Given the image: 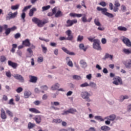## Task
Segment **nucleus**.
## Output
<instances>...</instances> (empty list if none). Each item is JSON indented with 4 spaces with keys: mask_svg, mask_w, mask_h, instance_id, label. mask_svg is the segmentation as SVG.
<instances>
[{
    "mask_svg": "<svg viewBox=\"0 0 131 131\" xmlns=\"http://www.w3.org/2000/svg\"><path fill=\"white\" fill-rule=\"evenodd\" d=\"M115 118H116L115 115H111L110 116L106 117L105 119H107V120H110L111 121H114V120H115Z\"/></svg>",
    "mask_w": 131,
    "mask_h": 131,
    "instance_id": "22",
    "label": "nucleus"
},
{
    "mask_svg": "<svg viewBox=\"0 0 131 131\" xmlns=\"http://www.w3.org/2000/svg\"><path fill=\"white\" fill-rule=\"evenodd\" d=\"M5 29L6 35H9L11 33V29L8 28V25H4L3 26H0V33L3 32Z\"/></svg>",
    "mask_w": 131,
    "mask_h": 131,
    "instance_id": "5",
    "label": "nucleus"
},
{
    "mask_svg": "<svg viewBox=\"0 0 131 131\" xmlns=\"http://www.w3.org/2000/svg\"><path fill=\"white\" fill-rule=\"evenodd\" d=\"M35 126V124L32 123L31 122H29L28 124V128L29 129H31V128H33Z\"/></svg>",
    "mask_w": 131,
    "mask_h": 131,
    "instance_id": "34",
    "label": "nucleus"
},
{
    "mask_svg": "<svg viewBox=\"0 0 131 131\" xmlns=\"http://www.w3.org/2000/svg\"><path fill=\"white\" fill-rule=\"evenodd\" d=\"M113 80L114 81L113 82V83L114 84H115V85L123 84L122 79H121V78H120V77H114Z\"/></svg>",
    "mask_w": 131,
    "mask_h": 131,
    "instance_id": "7",
    "label": "nucleus"
},
{
    "mask_svg": "<svg viewBox=\"0 0 131 131\" xmlns=\"http://www.w3.org/2000/svg\"><path fill=\"white\" fill-rule=\"evenodd\" d=\"M34 105H36V106H38L39 104H40V101L38 100H36L34 102Z\"/></svg>",
    "mask_w": 131,
    "mask_h": 131,
    "instance_id": "63",
    "label": "nucleus"
},
{
    "mask_svg": "<svg viewBox=\"0 0 131 131\" xmlns=\"http://www.w3.org/2000/svg\"><path fill=\"white\" fill-rule=\"evenodd\" d=\"M100 129L103 131H108V130H110L111 128L109 126H107L106 125H104L101 127Z\"/></svg>",
    "mask_w": 131,
    "mask_h": 131,
    "instance_id": "27",
    "label": "nucleus"
},
{
    "mask_svg": "<svg viewBox=\"0 0 131 131\" xmlns=\"http://www.w3.org/2000/svg\"><path fill=\"white\" fill-rule=\"evenodd\" d=\"M29 110L32 113H35L36 114L40 113V112L35 108H30Z\"/></svg>",
    "mask_w": 131,
    "mask_h": 131,
    "instance_id": "24",
    "label": "nucleus"
},
{
    "mask_svg": "<svg viewBox=\"0 0 131 131\" xmlns=\"http://www.w3.org/2000/svg\"><path fill=\"white\" fill-rule=\"evenodd\" d=\"M77 23V19H74L72 20L68 19L66 24L65 25L66 27H71L73 25L76 24Z\"/></svg>",
    "mask_w": 131,
    "mask_h": 131,
    "instance_id": "8",
    "label": "nucleus"
},
{
    "mask_svg": "<svg viewBox=\"0 0 131 131\" xmlns=\"http://www.w3.org/2000/svg\"><path fill=\"white\" fill-rule=\"evenodd\" d=\"M50 8H51V6L50 5H48L47 6H43V7H42V11L43 12L45 11H47L49 10Z\"/></svg>",
    "mask_w": 131,
    "mask_h": 131,
    "instance_id": "42",
    "label": "nucleus"
},
{
    "mask_svg": "<svg viewBox=\"0 0 131 131\" xmlns=\"http://www.w3.org/2000/svg\"><path fill=\"white\" fill-rule=\"evenodd\" d=\"M75 112H77V111L75 108H70L68 111H66L63 112V115H67V114H69L70 113L71 114H74Z\"/></svg>",
    "mask_w": 131,
    "mask_h": 131,
    "instance_id": "12",
    "label": "nucleus"
},
{
    "mask_svg": "<svg viewBox=\"0 0 131 131\" xmlns=\"http://www.w3.org/2000/svg\"><path fill=\"white\" fill-rule=\"evenodd\" d=\"M1 118L2 119H7V115H6V112H5V110H4V108H1Z\"/></svg>",
    "mask_w": 131,
    "mask_h": 131,
    "instance_id": "19",
    "label": "nucleus"
},
{
    "mask_svg": "<svg viewBox=\"0 0 131 131\" xmlns=\"http://www.w3.org/2000/svg\"><path fill=\"white\" fill-rule=\"evenodd\" d=\"M6 75L7 77H9L10 78V77L12 76V75H11V72L10 71L6 72Z\"/></svg>",
    "mask_w": 131,
    "mask_h": 131,
    "instance_id": "60",
    "label": "nucleus"
},
{
    "mask_svg": "<svg viewBox=\"0 0 131 131\" xmlns=\"http://www.w3.org/2000/svg\"><path fill=\"white\" fill-rule=\"evenodd\" d=\"M66 33L68 35V37H59V40H72V39H73V35H71V33H72L71 30H68L66 32Z\"/></svg>",
    "mask_w": 131,
    "mask_h": 131,
    "instance_id": "2",
    "label": "nucleus"
},
{
    "mask_svg": "<svg viewBox=\"0 0 131 131\" xmlns=\"http://www.w3.org/2000/svg\"><path fill=\"white\" fill-rule=\"evenodd\" d=\"M73 79H76V80H80L81 79V77L78 75H74L73 76Z\"/></svg>",
    "mask_w": 131,
    "mask_h": 131,
    "instance_id": "39",
    "label": "nucleus"
},
{
    "mask_svg": "<svg viewBox=\"0 0 131 131\" xmlns=\"http://www.w3.org/2000/svg\"><path fill=\"white\" fill-rule=\"evenodd\" d=\"M13 77L15 79H17V80H19L20 82H24V78H23V76L19 74H14L13 75Z\"/></svg>",
    "mask_w": 131,
    "mask_h": 131,
    "instance_id": "13",
    "label": "nucleus"
},
{
    "mask_svg": "<svg viewBox=\"0 0 131 131\" xmlns=\"http://www.w3.org/2000/svg\"><path fill=\"white\" fill-rule=\"evenodd\" d=\"M37 62L38 63H41V62H43V57H38L37 58Z\"/></svg>",
    "mask_w": 131,
    "mask_h": 131,
    "instance_id": "51",
    "label": "nucleus"
},
{
    "mask_svg": "<svg viewBox=\"0 0 131 131\" xmlns=\"http://www.w3.org/2000/svg\"><path fill=\"white\" fill-rule=\"evenodd\" d=\"M8 64L9 66H10L11 67H12L13 69H16L18 66V64L16 62H13V61L11 60H8Z\"/></svg>",
    "mask_w": 131,
    "mask_h": 131,
    "instance_id": "16",
    "label": "nucleus"
},
{
    "mask_svg": "<svg viewBox=\"0 0 131 131\" xmlns=\"http://www.w3.org/2000/svg\"><path fill=\"white\" fill-rule=\"evenodd\" d=\"M34 12H36V9L35 7H33L31 9L29 12V16L30 17H32L34 15Z\"/></svg>",
    "mask_w": 131,
    "mask_h": 131,
    "instance_id": "21",
    "label": "nucleus"
},
{
    "mask_svg": "<svg viewBox=\"0 0 131 131\" xmlns=\"http://www.w3.org/2000/svg\"><path fill=\"white\" fill-rule=\"evenodd\" d=\"M60 88V84L57 83L53 85L51 89L53 91H57Z\"/></svg>",
    "mask_w": 131,
    "mask_h": 131,
    "instance_id": "26",
    "label": "nucleus"
},
{
    "mask_svg": "<svg viewBox=\"0 0 131 131\" xmlns=\"http://www.w3.org/2000/svg\"><path fill=\"white\" fill-rule=\"evenodd\" d=\"M31 95V92L30 91H26L24 93V97L27 99L29 98V96H30Z\"/></svg>",
    "mask_w": 131,
    "mask_h": 131,
    "instance_id": "30",
    "label": "nucleus"
},
{
    "mask_svg": "<svg viewBox=\"0 0 131 131\" xmlns=\"http://www.w3.org/2000/svg\"><path fill=\"white\" fill-rule=\"evenodd\" d=\"M94 23L96 26H100L101 25V23H100L98 18H95L94 19Z\"/></svg>",
    "mask_w": 131,
    "mask_h": 131,
    "instance_id": "38",
    "label": "nucleus"
},
{
    "mask_svg": "<svg viewBox=\"0 0 131 131\" xmlns=\"http://www.w3.org/2000/svg\"><path fill=\"white\" fill-rule=\"evenodd\" d=\"M52 122L53 123H56V124L61 123V122H62V120L61 119H54L52 121Z\"/></svg>",
    "mask_w": 131,
    "mask_h": 131,
    "instance_id": "33",
    "label": "nucleus"
},
{
    "mask_svg": "<svg viewBox=\"0 0 131 131\" xmlns=\"http://www.w3.org/2000/svg\"><path fill=\"white\" fill-rule=\"evenodd\" d=\"M68 66H70V67H73V63L72 62V61L69 60L68 62Z\"/></svg>",
    "mask_w": 131,
    "mask_h": 131,
    "instance_id": "58",
    "label": "nucleus"
},
{
    "mask_svg": "<svg viewBox=\"0 0 131 131\" xmlns=\"http://www.w3.org/2000/svg\"><path fill=\"white\" fill-rule=\"evenodd\" d=\"M18 15V12H15L14 13L10 12L8 13L7 16L6 17V20H11V19H14Z\"/></svg>",
    "mask_w": 131,
    "mask_h": 131,
    "instance_id": "6",
    "label": "nucleus"
},
{
    "mask_svg": "<svg viewBox=\"0 0 131 131\" xmlns=\"http://www.w3.org/2000/svg\"><path fill=\"white\" fill-rule=\"evenodd\" d=\"M100 43H101V42L99 39H95L93 44V49L97 50V51H102V48H101V46H100Z\"/></svg>",
    "mask_w": 131,
    "mask_h": 131,
    "instance_id": "4",
    "label": "nucleus"
},
{
    "mask_svg": "<svg viewBox=\"0 0 131 131\" xmlns=\"http://www.w3.org/2000/svg\"><path fill=\"white\" fill-rule=\"evenodd\" d=\"M32 21L35 23V24H37L38 27H42L45 24H47V23L49 22L47 20H45L42 21L41 20H40L36 17H33Z\"/></svg>",
    "mask_w": 131,
    "mask_h": 131,
    "instance_id": "1",
    "label": "nucleus"
},
{
    "mask_svg": "<svg viewBox=\"0 0 131 131\" xmlns=\"http://www.w3.org/2000/svg\"><path fill=\"white\" fill-rule=\"evenodd\" d=\"M31 7H32V5H29L28 6L25 7V8H24V10H23V12L24 13V12H26V11H27V10H28L29 9H30Z\"/></svg>",
    "mask_w": 131,
    "mask_h": 131,
    "instance_id": "45",
    "label": "nucleus"
},
{
    "mask_svg": "<svg viewBox=\"0 0 131 131\" xmlns=\"http://www.w3.org/2000/svg\"><path fill=\"white\" fill-rule=\"evenodd\" d=\"M79 48L81 49V50H83L84 52L86 51V48L84 47V45L83 43H81L79 45Z\"/></svg>",
    "mask_w": 131,
    "mask_h": 131,
    "instance_id": "43",
    "label": "nucleus"
},
{
    "mask_svg": "<svg viewBox=\"0 0 131 131\" xmlns=\"http://www.w3.org/2000/svg\"><path fill=\"white\" fill-rule=\"evenodd\" d=\"M100 6L102 7H106V3L105 2H101L99 3Z\"/></svg>",
    "mask_w": 131,
    "mask_h": 131,
    "instance_id": "62",
    "label": "nucleus"
},
{
    "mask_svg": "<svg viewBox=\"0 0 131 131\" xmlns=\"http://www.w3.org/2000/svg\"><path fill=\"white\" fill-rule=\"evenodd\" d=\"M22 45L23 46H25V47H30V41L29 39H26L25 40L23 41Z\"/></svg>",
    "mask_w": 131,
    "mask_h": 131,
    "instance_id": "18",
    "label": "nucleus"
},
{
    "mask_svg": "<svg viewBox=\"0 0 131 131\" xmlns=\"http://www.w3.org/2000/svg\"><path fill=\"white\" fill-rule=\"evenodd\" d=\"M83 40V37L82 36L79 35L77 37V41H82Z\"/></svg>",
    "mask_w": 131,
    "mask_h": 131,
    "instance_id": "53",
    "label": "nucleus"
},
{
    "mask_svg": "<svg viewBox=\"0 0 131 131\" xmlns=\"http://www.w3.org/2000/svg\"><path fill=\"white\" fill-rule=\"evenodd\" d=\"M26 17V13L23 12L21 14V18L23 20V22H25V17Z\"/></svg>",
    "mask_w": 131,
    "mask_h": 131,
    "instance_id": "44",
    "label": "nucleus"
},
{
    "mask_svg": "<svg viewBox=\"0 0 131 131\" xmlns=\"http://www.w3.org/2000/svg\"><path fill=\"white\" fill-rule=\"evenodd\" d=\"M41 90H43L42 91H41V93H42V94H45V91H48V86L47 85H44V86H41L40 87Z\"/></svg>",
    "mask_w": 131,
    "mask_h": 131,
    "instance_id": "36",
    "label": "nucleus"
},
{
    "mask_svg": "<svg viewBox=\"0 0 131 131\" xmlns=\"http://www.w3.org/2000/svg\"><path fill=\"white\" fill-rule=\"evenodd\" d=\"M14 37L15 39H18V38H20V37H21V34L19 33H17L14 35Z\"/></svg>",
    "mask_w": 131,
    "mask_h": 131,
    "instance_id": "54",
    "label": "nucleus"
},
{
    "mask_svg": "<svg viewBox=\"0 0 131 131\" xmlns=\"http://www.w3.org/2000/svg\"><path fill=\"white\" fill-rule=\"evenodd\" d=\"M16 49H17V44H13L12 48L11 50V53H15V52L16 51Z\"/></svg>",
    "mask_w": 131,
    "mask_h": 131,
    "instance_id": "37",
    "label": "nucleus"
},
{
    "mask_svg": "<svg viewBox=\"0 0 131 131\" xmlns=\"http://www.w3.org/2000/svg\"><path fill=\"white\" fill-rule=\"evenodd\" d=\"M2 100L3 101H8V96H7V95H4L3 96Z\"/></svg>",
    "mask_w": 131,
    "mask_h": 131,
    "instance_id": "61",
    "label": "nucleus"
},
{
    "mask_svg": "<svg viewBox=\"0 0 131 131\" xmlns=\"http://www.w3.org/2000/svg\"><path fill=\"white\" fill-rule=\"evenodd\" d=\"M36 81H37V77L34 76H30V82H33V83H35Z\"/></svg>",
    "mask_w": 131,
    "mask_h": 131,
    "instance_id": "23",
    "label": "nucleus"
},
{
    "mask_svg": "<svg viewBox=\"0 0 131 131\" xmlns=\"http://www.w3.org/2000/svg\"><path fill=\"white\" fill-rule=\"evenodd\" d=\"M41 47L42 48L43 53L44 54H47V52L48 51V49L47 48V47H45V46L43 45H41Z\"/></svg>",
    "mask_w": 131,
    "mask_h": 131,
    "instance_id": "41",
    "label": "nucleus"
},
{
    "mask_svg": "<svg viewBox=\"0 0 131 131\" xmlns=\"http://www.w3.org/2000/svg\"><path fill=\"white\" fill-rule=\"evenodd\" d=\"M95 119L97 120H99V121H104V119L100 116H96L95 117Z\"/></svg>",
    "mask_w": 131,
    "mask_h": 131,
    "instance_id": "40",
    "label": "nucleus"
},
{
    "mask_svg": "<svg viewBox=\"0 0 131 131\" xmlns=\"http://www.w3.org/2000/svg\"><path fill=\"white\" fill-rule=\"evenodd\" d=\"M42 100H47L48 99V95L47 94H44L42 97Z\"/></svg>",
    "mask_w": 131,
    "mask_h": 131,
    "instance_id": "64",
    "label": "nucleus"
},
{
    "mask_svg": "<svg viewBox=\"0 0 131 131\" xmlns=\"http://www.w3.org/2000/svg\"><path fill=\"white\" fill-rule=\"evenodd\" d=\"M121 10L122 12H125L126 11V7L124 5H122L121 6Z\"/></svg>",
    "mask_w": 131,
    "mask_h": 131,
    "instance_id": "57",
    "label": "nucleus"
},
{
    "mask_svg": "<svg viewBox=\"0 0 131 131\" xmlns=\"http://www.w3.org/2000/svg\"><path fill=\"white\" fill-rule=\"evenodd\" d=\"M16 92L18 94H20L21 92H23V88L21 87H19L16 90Z\"/></svg>",
    "mask_w": 131,
    "mask_h": 131,
    "instance_id": "49",
    "label": "nucleus"
},
{
    "mask_svg": "<svg viewBox=\"0 0 131 131\" xmlns=\"http://www.w3.org/2000/svg\"><path fill=\"white\" fill-rule=\"evenodd\" d=\"M118 30H119V31H126L127 30V29L124 27L122 26H119L118 27Z\"/></svg>",
    "mask_w": 131,
    "mask_h": 131,
    "instance_id": "35",
    "label": "nucleus"
},
{
    "mask_svg": "<svg viewBox=\"0 0 131 131\" xmlns=\"http://www.w3.org/2000/svg\"><path fill=\"white\" fill-rule=\"evenodd\" d=\"M81 20L83 22V23H88V18H86V15L85 14H83V16L81 18Z\"/></svg>",
    "mask_w": 131,
    "mask_h": 131,
    "instance_id": "32",
    "label": "nucleus"
},
{
    "mask_svg": "<svg viewBox=\"0 0 131 131\" xmlns=\"http://www.w3.org/2000/svg\"><path fill=\"white\" fill-rule=\"evenodd\" d=\"M6 113H7L10 117H13V113H12V112L7 110Z\"/></svg>",
    "mask_w": 131,
    "mask_h": 131,
    "instance_id": "59",
    "label": "nucleus"
},
{
    "mask_svg": "<svg viewBox=\"0 0 131 131\" xmlns=\"http://www.w3.org/2000/svg\"><path fill=\"white\" fill-rule=\"evenodd\" d=\"M123 52L126 55H129V54H131V48L129 49H124Z\"/></svg>",
    "mask_w": 131,
    "mask_h": 131,
    "instance_id": "31",
    "label": "nucleus"
},
{
    "mask_svg": "<svg viewBox=\"0 0 131 131\" xmlns=\"http://www.w3.org/2000/svg\"><path fill=\"white\" fill-rule=\"evenodd\" d=\"M97 11H101L102 14L107 16V17L109 18H113V17H114V15H113L112 13L107 12V8H102L100 7H97Z\"/></svg>",
    "mask_w": 131,
    "mask_h": 131,
    "instance_id": "3",
    "label": "nucleus"
},
{
    "mask_svg": "<svg viewBox=\"0 0 131 131\" xmlns=\"http://www.w3.org/2000/svg\"><path fill=\"white\" fill-rule=\"evenodd\" d=\"M89 86H91V88H95L96 87V83L93 82H90L89 84Z\"/></svg>",
    "mask_w": 131,
    "mask_h": 131,
    "instance_id": "52",
    "label": "nucleus"
},
{
    "mask_svg": "<svg viewBox=\"0 0 131 131\" xmlns=\"http://www.w3.org/2000/svg\"><path fill=\"white\" fill-rule=\"evenodd\" d=\"M80 64L82 65L83 68H85L88 66L86 62L84 60H81L80 61Z\"/></svg>",
    "mask_w": 131,
    "mask_h": 131,
    "instance_id": "29",
    "label": "nucleus"
},
{
    "mask_svg": "<svg viewBox=\"0 0 131 131\" xmlns=\"http://www.w3.org/2000/svg\"><path fill=\"white\" fill-rule=\"evenodd\" d=\"M89 83H88V82H85V83H83V84H81L80 85V86L81 87V88H85V86H89Z\"/></svg>",
    "mask_w": 131,
    "mask_h": 131,
    "instance_id": "55",
    "label": "nucleus"
},
{
    "mask_svg": "<svg viewBox=\"0 0 131 131\" xmlns=\"http://www.w3.org/2000/svg\"><path fill=\"white\" fill-rule=\"evenodd\" d=\"M34 120L36 121V123L39 124L41 122V116L39 115L36 116L34 118Z\"/></svg>",
    "mask_w": 131,
    "mask_h": 131,
    "instance_id": "20",
    "label": "nucleus"
},
{
    "mask_svg": "<svg viewBox=\"0 0 131 131\" xmlns=\"http://www.w3.org/2000/svg\"><path fill=\"white\" fill-rule=\"evenodd\" d=\"M126 99H128V96L127 95L122 96L120 97V101H121L125 100Z\"/></svg>",
    "mask_w": 131,
    "mask_h": 131,
    "instance_id": "47",
    "label": "nucleus"
},
{
    "mask_svg": "<svg viewBox=\"0 0 131 131\" xmlns=\"http://www.w3.org/2000/svg\"><path fill=\"white\" fill-rule=\"evenodd\" d=\"M81 96L83 99H84L88 102H91V99H90V97H90V95L89 93H88V92H82L81 94Z\"/></svg>",
    "mask_w": 131,
    "mask_h": 131,
    "instance_id": "9",
    "label": "nucleus"
},
{
    "mask_svg": "<svg viewBox=\"0 0 131 131\" xmlns=\"http://www.w3.org/2000/svg\"><path fill=\"white\" fill-rule=\"evenodd\" d=\"M31 48H29L27 49V52L30 54L29 57H32L33 56V51L32 50L35 49V46L33 44H31Z\"/></svg>",
    "mask_w": 131,
    "mask_h": 131,
    "instance_id": "10",
    "label": "nucleus"
},
{
    "mask_svg": "<svg viewBox=\"0 0 131 131\" xmlns=\"http://www.w3.org/2000/svg\"><path fill=\"white\" fill-rule=\"evenodd\" d=\"M110 58L111 60L113 59V55H110L108 53H106L104 57L103 58V60H106Z\"/></svg>",
    "mask_w": 131,
    "mask_h": 131,
    "instance_id": "25",
    "label": "nucleus"
},
{
    "mask_svg": "<svg viewBox=\"0 0 131 131\" xmlns=\"http://www.w3.org/2000/svg\"><path fill=\"white\" fill-rule=\"evenodd\" d=\"M114 5L115 7H118V8H119V7H120V3H119V2H118V1H116Z\"/></svg>",
    "mask_w": 131,
    "mask_h": 131,
    "instance_id": "56",
    "label": "nucleus"
},
{
    "mask_svg": "<svg viewBox=\"0 0 131 131\" xmlns=\"http://www.w3.org/2000/svg\"><path fill=\"white\" fill-rule=\"evenodd\" d=\"M51 107L52 109H54V110H59V108L55 107V106H59L60 105V102L58 101H54V102H51Z\"/></svg>",
    "mask_w": 131,
    "mask_h": 131,
    "instance_id": "15",
    "label": "nucleus"
},
{
    "mask_svg": "<svg viewBox=\"0 0 131 131\" xmlns=\"http://www.w3.org/2000/svg\"><path fill=\"white\" fill-rule=\"evenodd\" d=\"M123 64L124 65L125 68L129 69L131 68V59L124 60L123 61Z\"/></svg>",
    "mask_w": 131,
    "mask_h": 131,
    "instance_id": "11",
    "label": "nucleus"
},
{
    "mask_svg": "<svg viewBox=\"0 0 131 131\" xmlns=\"http://www.w3.org/2000/svg\"><path fill=\"white\" fill-rule=\"evenodd\" d=\"M122 40L123 42H124L127 47H131V42L128 38L125 37H123V39H122Z\"/></svg>",
    "mask_w": 131,
    "mask_h": 131,
    "instance_id": "14",
    "label": "nucleus"
},
{
    "mask_svg": "<svg viewBox=\"0 0 131 131\" xmlns=\"http://www.w3.org/2000/svg\"><path fill=\"white\" fill-rule=\"evenodd\" d=\"M8 104L9 105H15V103H14V99L12 98L10 99L9 101L8 102Z\"/></svg>",
    "mask_w": 131,
    "mask_h": 131,
    "instance_id": "50",
    "label": "nucleus"
},
{
    "mask_svg": "<svg viewBox=\"0 0 131 131\" xmlns=\"http://www.w3.org/2000/svg\"><path fill=\"white\" fill-rule=\"evenodd\" d=\"M63 16V13H62V11L60 10H58L57 12L55 13V16L56 18H59V17H62Z\"/></svg>",
    "mask_w": 131,
    "mask_h": 131,
    "instance_id": "28",
    "label": "nucleus"
},
{
    "mask_svg": "<svg viewBox=\"0 0 131 131\" xmlns=\"http://www.w3.org/2000/svg\"><path fill=\"white\" fill-rule=\"evenodd\" d=\"M7 60V58L5 56L3 55L0 57V62H5Z\"/></svg>",
    "mask_w": 131,
    "mask_h": 131,
    "instance_id": "48",
    "label": "nucleus"
},
{
    "mask_svg": "<svg viewBox=\"0 0 131 131\" xmlns=\"http://www.w3.org/2000/svg\"><path fill=\"white\" fill-rule=\"evenodd\" d=\"M61 49L62 50V51H63V52H64V53L68 54V55H70L71 56H74V55H75V53L72 52H70V51L69 50H68L65 47H62Z\"/></svg>",
    "mask_w": 131,
    "mask_h": 131,
    "instance_id": "17",
    "label": "nucleus"
},
{
    "mask_svg": "<svg viewBox=\"0 0 131 131\" xmlns=\"http://www.w3.org/2000/svg\"><path fill=\"white\" fill-rule=\"evenodd\" d=\"M19 6L20 5H19L12 6H11V10H18V9H19Z\"/></svg>",
    "mask_w": 131,
    "mask_h": 131,
    "instance_id": "46",
    "label": "nucleus"
}]
</instances>
